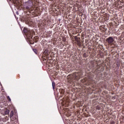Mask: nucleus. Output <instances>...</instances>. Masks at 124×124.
I'll return each instance as SVG.
<instances>
[{"instance_id":"nucleus-1","label":"nucleus","mask_w":124,"mask_h":124,"mask_svg":"<svg viewBox=\"0 0 124 124\" xmlns=\"http://www.w3.org/2000/svg\"><path fill=\"white\" fill-rule=\"evenodd\" d=\"M73 75V77H74V80H79L80 78H81V73L80 72H75Z\"/></svg>"},{"instance_id":"nucleus-2","label":"nucleus","mask_w":124,"mask_h":124,"mask_svg":"<svg viewBox=\"0 0 124 124\" xmlns=\"http://www.w3.org/2000/svg\"><path fill=\"white\" fill-rule=\"evenodd\" d=\"M106 41L108 42L109 45H113V43H114V38L112 37H109L106 39Z\"/></svg>"},{"instance_id":"nucleus-3","label":"nucleus","mask_w":124,"mask_h":124,"mask_svg":"<svg viewBox=\"0 0 124 124\" xmlns=\"http://www.w3.org/2000/svg\"><path fill=\"white\" fill-rule=\"evenodd\" d=\"M23 31L25 33H27V34H30V35H32L34 33V32L32 30H29L27 28H24Z\"/></svg>"},{"instance_id":"nucleus-4","label":"nucleus","mask_w":124,"mask_h":124,"mask_svg":"<svg viewBox=\"0 0 124 124\" xmlns=\"http://www.w3.org/2000/svg\"><path fill=\"white\" fill-rule=\"evenodd\" d=\"M67 78L68 82H70V81H73V80H74V78L73 77V75H72H72H68Z\"/></svg>"},{"instance_id":"nucleus-5","label":"nucleus","mask_w":124,"mask_h":124,"mask_svg":"<svg viewBox=\"0 0 124 124\" xmlns=\"http://www.w3.org/2000/svg\"><path fill=\"white\" fill-rule=\"evenodd\" d=\"M14 115V111H11L10 114V119H11V118H12V117H13Z\"/></svg>"},{"instance_id":"nucleus-6","label":"nucleus","mask_w":124,"mask_h":124,"mask_svg":"<svg viewBox=\"0 0 124 124\" xmlns=\"http://www.w3.org/2000/svg\"><path fill=\"white\" fill-rule=\"evenodd\" d=\"M33 40L34 42L36 43L38 41V37L35 36L33 38Z\"/></svg>"},{"instance_id":"nucleus-7","label":"nucleus","mask_w":124,"mask_h":124,"mask_svg":"<svg viewBox=\"0 0 124 124\" xmlns=\"http://www.w3.org/2000/svg\"><path fill=\"white\" fill-rule=\"evenodd\" d=\"M52 85L53 90H55V88L56 87V84L55 83V82H52Z\"/></svg>"},{"instance_id":"nucleus-8","label":"nucleus","mask_w":124,"mask_h":124,"mask_svg":"<svg viewBox=\"0 0 124 124\" xmlns=\"http://www.w3.org/2000/svg\"><path fill=\"white\" fill-rule=\"evenodd\" d=\"M5 115H8V114H9V110L8 109H6L5 111Z\"/></svg>"},{"instance_id":"nucleus-9","label":"nucleus","mask_w":124,"mask_h":124,"mask_svg":"<svg viewBox=\"0 0 124 124\" xmlns=\"http://www.w3.org/2000/svg\"><path fill=\"white\" fill-rule=\"evenodd\" d=\"M7 99H8V100L10 102H11V99L10 98V97H9V96H7Z\"/></svg>"},{"instance_id":"nucleus-10","label":"nucleus","mask_w":124,"mask_h":124,"mask_svg":"<svg viewBox=\"0 0 124 124\" xmlns=\"http://www.w3.org/2000/svg\"><path fill=\"white\" fill-rule=\"evenodd\" d=\"M33 51L35 54H37V50H36V49H33Z\"/></svg>"},{"instance_id":"nucleus-11","label":"nucleus","mask_w":124,"mask_h":124,"mask_svg":"<svg viewBox=\"0 0 124 124\" xmlns=\"http://www.w3.org/2000/svg\"><path fill=\"white\" fill-rule=\"evenodd\" d=\"M75 40H78V36H75Z\"/></svg>"}]
</instances>
